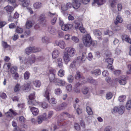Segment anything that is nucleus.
<instances>
[{"mask_svg": "<svg viewBox=\"0 0 131 131\" xmlns=\"http://www.w3.org/2000/svg\"><path fill=\"white\" fill-rule=\"evenodd\" d=\"M86 58V54L85 52H83L81 56L78 57L77 60H74L70 65V68H72L74 67L79 66V63H82L85 61Z\"/></svg>", "mask_w": 131, "mask_h": 131, "instance_id": "nucleus-1", "label": "nucleus"}, {"mask_svg": "<svg viewBox=\"0 0 131 131\" xmlns=\"http://www.w3.org/2000/svg\"><path fill=\"white\" fill-rule=\"evenodd\" d=\"M83 43L85 46H89L91 44L92 40L90 35L87 34L83 38Z\"/></svg>", "mask_w": 131, "mask_h": 131, "instance_id": "nucleus-2", "label": "nucleus"}, {"mask_svg": "<svg viewBox=\"0 0 131 131\" xmlns=\"http://www.w3.org/2000/svg\"><path fill=\"white\" fill-rule=\"evenodd\" d=\"M49 78L50 82L55 83L58 80V79L55 77L56 71L51 69L49 70Z\"/></svg>", "mask_w": 131, "mask_h": 131, "instance_id": "nucleus-3", "label": "nucleus"}, {"mask_svg": "<svg viewBox=\"0 0 131 131\" xmlns=\"http://www.w3.org/2000/svg\"><path fill=\"white\" fill-rule=\"evenodd\" d=\"M64 52L68 54L70 57H73L76 52L75 49L72 47H68L66 48Z\"/></svg>", "mask_w": 131, "mask_h": 131, "instance_id": "nucleus-4", "label": "nucleus"}, {"mask_svg": "<svg viewBox=\"0 0 131 131\" xmlns=\"http://www.w3.org/2000/svg\"><path fill=\"white\" fill-rule=\"evenodd\" d=\"M75 78L77 79H80V81L82 82V83H84L86 82L83 76L81 75L80 73L78 71L76 72V74L75 75Z\"/></svg>", "mask_w": 131, "mask_h": 131, "instance_id": "nucleus-5", "label": "nucleus"}, {"mask_svg": "<svg viewBox=\"0 0 131 131\" xmlns=\"http://www.w3.org/2000/svg\"><path fill=\"white\" fill-rule=\"evenodd\" d=\"M55 43L59 46L62 49H64L66 47V44L64 41L62 40L59 41L56 40L55 41Z\"/></svg>", "mask_w": 131, "mask_h": 131, "instance_id": "nucleus-6", "label": "nucleus"}, {"mask_svg": "<svg viewBox=\"0 0 131 131\" xmlns=\"http://www.w3.org/2000/svg\"><path fill=\"white\" fill-rule=\"evenodd\" d=\"M105 61L108 64L107 66L108 68L111 70L113 71L114 69L112 66V64L113 62V60L112 59L109 57L106 58L105 59Z\"/></svg>", "mask_w": 131, "mask_h": 131, "instance_id": "nucleus-7", "label": "nucleus"}, {"mask_svg": "<svg viewBox=\"0 0 131 131\" xmlns=\"http://www.w3.org/2000/svg\"><path fill=\"white\" fill-rule=\"evenodd\" d=\"M35 56H33L31 59H25L24 60V64H31L34 63L35 61Z\"/></svg>", "mask_w": 131, "mask_h": 131, "instance_id": "nucleus-8", "label": "nucleus"}, {"mask_svg": "<svg viewBox=\"0 0 131 131\" xmlns=\"http://www.w3.org/2000/svg\"><path fill=\"white\" fill-rule=\"evenodd\" d=\"M69 55L64 52L63 55V60L66 64H67L68 62L70 61V58Z\"/></svg>", "mask_w": 131, "mask_h": 131, "instance_id": "nucleus-9", "label": "nucleus"}, {"mask_svg": "<svg viewBox=\"0 0 131 131\" xmlns=\"http://www.w3.org/2000/svg\"><path fill=\"white\" fill-rule=\"evenodd\" d=\"M48 15L50 17H54L53 19L51 20L52 24H54L56 22L57 17V15L55 13H52L50 12H49L48 13Z\"/></svg>", "mask_w": 131, "mask_h": 131, "instance_id": "nucleus-10", "label": "nucleus"}, {"mask_svg": "<svg viewBox=\"0 0 131 131\" xmlns=\"http://www.w3.org/2000/svg\"><path fill=\"white\" fill-rule=\"evenodd\" d=\"M82 83H78L74 88L73 91L76 93H80V86L81 84H83Z\"/></svg>", "mask_w": 131, "mask_h": 131, "instance_id": "nucleus-11", "label": "nucleus"}, {"mask_svg": "<svg viewBox=\"0 0 131 131\" xmlns=\"http://www.w3.org/2000/svg\"><path fill=\"white\" fill-rule=\"evenodd\" d=\"M72 7L75 9H78L80 5V3L78 0H74L72 2Z\"/></svg>", "mask_w": 131, "mask_h": 131, "instance_id": "nucleus-12", "label": "nucleus"}, {"mask_svg": "<svg viewBox=\"0 0 131 131\" xmlns=\"http://www.w3.org/2000/svg\"><path fill=\"white\" fill-rule=\"evenodd\" d=\"M9 111L10 112H7L5 113V115L7 117H10V119H11L12 117V115L11 112L14 116L16 115L17 114L15 111H14L12 109H10Z\"/></svg>", "mask_w": 131, "mask_h": 131, "instance_id": "nucleus-13", "label": "nucleus"}, {"mask_svg": "<svg viewBox=\"0 0 131 131\" xmlns=\"http://www.w3.org/2000/svg\"><path fill=\"white\" fill-rule=\"evenodd\" d=\"M72 26V25L70 24L64 25L61 26V28L63 30L67 31L71 29Z\"/></svg>", "mask_w": 131, "mask_h": 131, "instance_id": "nucleus-14", "label": "nucleus"}, {"mask_svg": "<svg viewBox=\"0 0 131 131\" xmlns=\"http://www.w3.org/2000/svg\"><path fill=\"white\" fill-rule=\"evenodd\" d=\"M119 83L122 85L125 84L126 83V78L125 76H122L120 78L118 81Z\"/></svg>", "mask_w": 131, "mask_h": 131, "instance_id": "nucleus-15", "label": "nucleus"}, {"mask_svg": "<svg viewBox=\"0 0 131 131\" xmlns=\"http://www.w3.org/2000/svg\"><path fill=\"white\" fill-rule=\"evenodd\" d=\"M31 110L33 115L36 116L39 113V111L38 109L34 107H32L30 108Z\"/></svg>", "mask_w": 131, "mask_h": 131, "instance_id": "nucleus-16", "label": "nucleus"}, {"mask_svg": "<svg viewBox=\"0 0 131 131\" xmlns=\"http://www.w3.org/2000/svg\"><path fill=\"white\" fill-rule=\"evenodd\" d=\"M58 80L55 83H56V85H60L61 86H64L66 84V82L64 81L60 80L58 79Z\"/></svg>", "mask_w": 131, "mask_h": 131, "instance_id": "nucleus-17", "label": "nucleus"}, {"mask_svg": "<svg viewBox=\"0 0 131 131\" xmlns=\"http://www.w3.org/2000/svg\"><path fill=\"white\" fill-rule=\"evenodd\" d=\"M5 9L7 12L10 13H12L14 10V8L13 7L9 5H7L5 7Z\"/></svg>", "mask_w": 131, "mask_h": 131, "instance_id": "nucleus-18", "label": "nucleus"}, {"mask_svg": "<svg viewBox=\"0 0 131 131\" xmlns=\"http://www.w3.org/2000/svg\"><path fill=\"white\" fill-rule=\"evenodd\" d=\"M59 54V51L57 50H55L53 51L52 53V58L54 59H56L58 57Z\"/></svg>", "mask_w": 131, "mask_h": 131, "instance_id": "nucleus-19", "label": "nucleus"}, {"mask_svg": "<svg viewBox=\"0 0 131 131\" xmlns=\"http://www.w3.org/2000/svg\"><path fill=\"white\" fill-rule=\"evenodd\" d=\"M39 21L41 23L44 24L46 22V20L45 19V15L43 14L41 15L40 16Z\"/></svg>", "mask_w": 131, "mask_h": 131, "instance_id": "nucleus-20", "label": "nucleus"}, {"mask_svg": "<svg viewBox=\"0 0 131 131\" xmlns=\"http://www.w3.org/2000/svg\"><path fill=\"white\" fill-rule=\"evenodd\" d=\"M123 21V19L119 15H118L116 17L114 23L115 25H117L118 23H122Z\"/></svg>", "mask_w": 131, "mask_h": 131, "instance_id": "nucleus-21", "label": "nucleus"}, {"mask_svg": "<svg viewBox=\"0 0 131 131\" xmlns=\"http://www.w3.org/2000/svg\"><path fill=\"white\" fill-rule=\"evenodd\" d=\"M122 39L131 44V39L127 35H123Z\"/></svg>", "mask_w": 131, "mask_h": 131, "instance_id": "nucleus-22", "label": "nucleus"}, {"mask_svg": "<svg viewBox=\"0 0 131 131\" xmlns=\"http://www.w3.org/2000/svg\"><path fill=\"white\" fill-rule=\"evenodd\" d=\"M74 27L76 29H79V28L83 26L81 23L75 22L73 24Z\"/></svg>", "mask_w": 131, "mask_h": 131, "instance_id": "nucleus-23", "label": "nucleus"}, {"mask_svg": "<svg viewBox=\"0 0 131 131\" xmlns=\"http://www.w3.org/2000/svg\"><path fill=\"white\" fill-rule=\"evenodd\" d=\"M50 91L48 90H47L46 91L44 94V96L45 97L46 99L48 101H49L50 99Z\"/></svg>", "mask_w": 131, "mask_h": 131, "instance_id": "nucleus-24", "label": "nucleus"}, {"mask_svg": "<svg viewBox=\"0 0 131 131\" xmlns=\"http://www.w3.org/2000/svg\"><path fill=\"white\" fill-rule=\"evenodd\" d=\"M34 85L36 87L39 88L41 85V82L39 81L36 80L34 81L33 82Z\"/></svg>", "mask_w": 131, "mask_h": 131, "instance_id": "nucleus-25", "label": "nucleus"}, {"mask_svg": "<svg viewBox=\"0 0 131 131\" xmlns=\"http://www.w3.org/2000/svg\"><path fill=\"white\" fill-rule=\"evenodd\" d=\"M91 73L93 75H98L101 74V72L100 69H97L91 71Z\"/></svg>", "mask_w": 131, "mask_h": 131, "instance_id": "nucleus-26", "label": "nucleus"}, {"mask_svg": "<svg viewBox=\"0 0 131 131\" xmlns=\"http://www.w3.org/2000/svg\"><path fill=\"white\" fill-rule=\"evenodd\" d=\"M87 80L90 83L96 85L97 84V81L92 79L91 78H88L87 79Z\"/></svg>", "mask_w": 131, "mask_h": 131, "instance_id": "nucleus-27", "label": "nucleus"}, {"mask_svg": "<svg viewBox=\"0 0 131 131\" xmlns=\"http://www.w3.org/2000/svg\"><path fill=\"white\" fill-rule=\"evenodd\" d=\"M42 6V3L40 2H37L34 4V7L35 9H38L40 8Z\"/></svg>", "mask_w": 131, "mask_h": 131, "instance_id": "nucleus-28", "label": "nucleus"}, {"mask_svg": "<svg viewBox=\"0 0 131 131\" xmlns=\"http://www.w3.org/2000/svg\"><path fill=\"white\" fill-rule=\"evenodd\" d=\"M125 108L124 106H121L118 108V113L121 114H122L124 112Z\"/></svg>", "mask_w": 131, "mask_h": 131, "instance_id": "nucleus-29", "label": "nucleus"}, {"mask_svg": "<svg viewBox=\"0 0 131 131\" xmlns=\"http://www.w3.org/2000/svg\"><path fill=\"white\" fill-rule=\"evenodd\" d=\"M89 89L87 87H83L82 89V92L84 94H87L89 92Z\"/></svg>", "mask_w": 131, "mask_h": 131, "instance_id": "nucleus-30", "label": "nucleus"}, {"mask_svg": "<svg viewBox=\"0 0 131 131\" xmlns=\"http://www.w3.org/2000/svg\"><path fill=\"white\" fill-rule=\"evenodd\" d=\"M30 3V0H25L22 3V5L24 7L28 6Z\"/></svg>", "mask_w": 131, "mask_h": 131, "instance_id": "nucleus-31", "label": "nucleus"}, {"mask_svg": "<svg viewBox=\"0 0 131 131\" xmlns=\"http://www.w3.org/2000/svg\"><path fill=\"white\" fill-rule=\"evenodd\" d=\"M27 29L30 28L32 25V23L30 21H27L25 25Z\"/></svg>", "mask_w": 131, "mask_h": 131, "instance_id": "nucleus-32", "label": "nucleus"}, {"mask_svg": "<svg viewBox=\"0 0 131 131\" xmlns=\"http://www.w3.org/2000/svg\"><path fill=\"white\" fill-rule=\"evenodd\" d=\"M106 0H94V2L98 5H102L104 4Z\"/></svg>", "mask_w": 131, "mask_h": 131, "instance_id": "nucleus-33", "label": "nucleus"}, {"mask_svg": "<svg viewBox=\"0 0 131 131\" xmlns=\"http://www.w3.org/2000/svg\"><path fill=\"white\" fill-rule=\"evenodd\" d=\"M57 62L58 66L60 68H61L63 67V63L61 58H59L57 59Z\"/></svg>", "mask_w": 131, "mask_h": 131, "instance_id": "nucleus-34", "label": "nucleus"}, {"mask_svg": "<svg viewBox=\"0 0 131 131\" xmlns=\"http://www.w3.org/2000/svg\"><path fill=\"white\" fill-rule=\"evenodd\" d=\"M94 34L96 36H100L102 35L101 32L98 30L95 29L93 31Z\"/></svg>", "mask_w": 131, "mask_h": 131, "instance_id": "nucleus-35", "label": "nucleus"}, {"mask_svg": "<svg viewBox=\"0 0 131 131\" xmlns=\"http://www.w3.org/2000/svg\"><path fill=\"white\" fill-rule=\"evenodd\" d=\"M126 108L128 110H130L131 108V100H129L127 101L126 104Z\"/></svg>", "mask_w": 131, "mask_h": 131, "instance_id": "nucleus-36", "label": "nucleus"}, {"mask_svg": "<svg viewBox=\"0 0 131 131\" xmlns=\"http://www.w3.org/2000/svg\"><path fill=\"white\" fill-rule=\"evenodd\" d=\"M86 111L87 113L89 115H92L93 114V112L90 107L87 106L86 108Z\"/></svg>", "mask_w": 131, "mask_h": 131, "instance_id": "nucleus-37", "label": "nucleus"}, {"mask_svg": "<svg viewBox=\"0 0 131 131\" xmlns=\"http://www.w3.org/2000/svg\"><path fill=\"white\" fill-rule=\"evenodd\" d=\"M64 71L62 69L59 70L58 72V75L61 77H63L64 75Z\"/></svg>", "mask_w": 131, "mask_h": 131, "instance_id": "nucleus-38", "label": "nucleus"}, {"mask_svg": "<svg viewBox=\"0 0 131 131\" xmlns=\"http://www.w3.org/2000/svg\"><path fill=\"white\" fill-rule=\"evenodd\" d=\"M25 52L28 54H29L33 52L32 48L31 47L27 48L25 49Z\"/></svg>", "mask_w": 131, "mask_h": 131, "instance_id": "nucleus-39", "label": "nucleus"}, {"mask_svg": "<svg viewBox=\"0 0 131 131\" xmlns=\"http://www.w3.org/2000/svg\"><path fill=\"white\" fill-rule=\"evenodd\" d=\"M21 87L19 84H17L15 86L14 90L15 92H17L19 91Z\"/></svg>", "mask_w": 131, "mask_h": 131, "instance_id": "nucleus-40", "label": "nucleus"}, {"mask_svg": "<svg viewBox=\"0 0 131 131\" xmlns=\"http://www.w3.org/2000/svg\"><path fill=\"white\" fill-rule=\"evenodd\" d=\"M126 96L125 95H121L119 96L118 98V100L120 102H123L125 100Z\"/></svg>", "mask_w": 131, "mask_h": 131, "instance_id": "nucleus-41", "label": "nucleus"}, {"mask_svg": "<svg viewBox=\"0 0 131 131\" xmlns=\"http://www.w3.org/2000/svg\"><path fill=\"white\" fill-rule=\"evenodd\" d=\"M62 92V90L60 88H57L55 90V93L57 95H60Z\"/></svg>", "mask_w": 131, "mask_h": 131, "instance_id": "nucleus-42", "label": "nucleus"}, {"mask_svg": "<svg viewBox=\"0 0 131 131\" xmlns=\"http://www.w3.org/2000/svg\"><path fill=\"white\" fill-rule=\"evenodd\" d=\"M66 89L68 92H70L72 91V85L70 84H69L66 87Z\"/></svg>", "mask_w": 131, "mask_h": 131, "instance_id": "nucleus-43", "label": "nucleus"}, {"mask_svg": "<svg viewBox=\"0 0 131 131\" xmlns=\"http://www.w3.org/2000/svg\"><path fill=\"white\" fill-rule=\"evenodd\" d=\"M30 84L29 83H27L25 85L24 88V89L25 90L28 91L30 89Z\"/></svg>", "mask_w": 131, "mask_h": 131, "instance_id": "nucleus-44", "label": "nucleus"}, {"mask_svg": "<svg viewBox=\"0 0 131 131\" xmlns=\"http://www.w3.org/2000/svg\"><path fill=\"white\" fill-rule=\"evenodd\" d=\"M39 105H41L44 108H47L48 106L47 103L45 102H44L42 103H39Z\"/></svg>", "mask_w": 131, "mask_h": 131, "instance_id": "nucleus-45", "label": "nucleus"}, {"mask_svg": "<svg viewBox=\"0 0 131 131\" xmlns=\"http://www.w3.org/2000/svg\"><path fill=\"white\" fill-rule=\"evenodd\" d=\"M30 75V73L28 72H26L24 74V79L26 80L28 79L29 78Z\"/></svg>", "mask_w": 131, "mask_h": 131, "instance_id": "nucleus-46", "label": "nucleus"}, {"mask_svg": "<svg viewBox=\"0 0 131 131\" xmlns=\"http://www.w3.org/2000/svg\"><path fill=\"white\" fill-rule=\"evenodd\" d=\"M48 30L50 33L52 34H54L55 32L54 28L51 26H49L48 27Z\"/></svg>", "mask_w": 131, "mask_h": 131, "instance_id": "nucleus-47", "label": "nucleus"}, {"mask_svg": "<svg viewBox=\"0 0 131 131\" xmlns=\"http://www.w3.org/2000/svg\"><path fill=\"white\" fill-rule=\"evenodd\" d=\"M112 96L113 95L112 93L110 92H109L106 94V99L108 100H109L111 98Z\"/></svg>", "mask_w": 131, "mask_h": 131, "instance_id": "nucleus-48", "label": "nucleus"}, {"mask_svg": "<svg viewBox=\"0 0 131 131\" xmlns=\"http://www.w3.org/2000/svg\"><path fill=\"white\" fill-rule=\"evenodd\" d=\"M15 31L18 33H21L23 31V29L21 28L17 27Z\"/></svg>", "mask_w": 131, "mask_h": 131, "instance_id": "nucleus-49", "label": "nucleus"}, {"mask_svg": "<svg viewBox=\"0 0 131 131\" xmlns=\"http://www.w3.org/2000/svg\"><path fill=\"white\" fill-rule=\"evenodd\" d=\"M32 50L33 52H36L40 51L41 49L40 48L37 47H32Z\"/></svg>", "mask_w": 131, "mask_h": 131, "instance_id": "nucleus-50", "label": "nucleus"}, {"mask_svg": "<svg viewBox=\"0 0 131 131\" xmlns=\"http://www.w3.org/2000/svg\"><path fill=\"white\" fill-rule=\"evenodd\" d=\"M43 120V119L40 116H38L37 118V124L38 123V124H41L42 123Z\"/></svg>", "mask_w": 131, "mask_h": 131, "instance_id": "nucleus-51", "label": "nucleus"}, {"mask_svg": "<svg viewBox=\"0 0 131 131\" xmlns=\"http://www.w3.org/2000/svg\"><path fill=\"white\" fill-rule=\"evenodd\" d=\"M68 80L69 82H72L73 81V77L72 75H69L68 77Z\"/></svg>", "mask_w": 131, "mask_h": 131, "instance_id": "nucleus-52", "label": "nucleus"}, {"mask_svg": "<svg viewBox=\"0 0 131 131\" xmlns=\"http://www.w3.org/2000/svg\"><path fill=\"white\" fill-rule=\"evenodd\" d=\"M17 68L16 67H13L11 68V69L10 72L12 74H14L16 72Z\"/></svg>", "mask_w": 131, "mask_h": 131, "instance_id": "nucleus-53", "label": "nucleus"}, {"mask_svg": "<svg viewBox=\"0 0 131 131\" xmlns=\"http://www.w3.org/2000/svg\"><path fill=\"white\" fill-rule=\"evenodd\" d=\"M72 39L74 42L76 43L78 42L79 40V39L77 37L74 36L72 37Z\"/></svg>", "mask_w": 131, "mask_h": 131, "instance_id": "nucleus-54", "label": "nucleus"}, {"mask_svg": "<svg viewBox=\"0 0 131 131\" xmlns=\"http://www.w3.org/2000/svg\"><path fill=\"white\" fill-rule=\"evenodd\" d=\"M67 105L66 103H62V104L60 105V106L61 107V108H58L57 109V110H61L63 109Z\"/></svg>", "mask_w": 131, "mask_h": 131, "instance_id": "nucleus-55", "label": "nucleus"}, {"mask_svg": "<svg viewBox=\"0 0 131 131\" xmlns=\"http://www.w3.org/2000/svg\"><path fill=\"white\" fill-rule=\"evenodd\" d=\"M19 120L22 123H24L26 121L25 119L22 116H21L19 117Z\"/></svg>", "mask_w": 131, "mask_h": 131, "instance_id": "nucleus-56", "label": "nucleus"}, {"mask_svg": "<svg viewBox=\"0 0 131 131\" xmlns=\"http://www.w3.org/2000/svg\"><path fill=\"white\" fill-rule=\"evenodd\" d=\"M35 98V93H34L31 94L29 96V99L31 100L34 99Z\"/></svg>", "mask_w": 131, "mask_h": 131, "instance_id": "nucleus-57", "label": "nucleus"}, {"mask_svg": "<svg viewBox=\"0 0 131 131\" xmlns=\"http://www.w3.org/2000/svg\"><path fill=\"white\" fill-rule=\"evenodd\" d=\"M117 2V0H113L111 4V6L114 7Z\"/></svg>", "mask_w": 131, "mask_h": 131, "instance_id": "nucleus-58", "label": "nucleus"}, {"mask_svg": "<svg viewBox=\"0 0 131 131\" xmlns=\"http://www.w3.org/2000/svg\"><path fill=\"white\" fill-rule=\"evenodd\" d=\"M128 70L127 71V74H131V64H129L128 66Z\"/></svg>", "mask_w": 131, "mask_h": 131, "instance_id": "nucleus-59", "label": "nucleus"}, {"mask_svg": "<svg viewBox=\"0 0 131 131\" xmlns=\"http://www.w3.org/2000/svg\"><path fill=\"white\" fill-rule=\"evenodd\" d=\"M29 104H32L34 105H38V104H39V103H38V102H36L35 100H33L32 101L31 103H29Z\"/></svg>", "mask_w": 131, "mask_h": 131, "instance_id": "nucleus-60", "label": "nucleus"}, {"mask_svg": "<svg viewBox=\"0 0 131 131\" xmlns=\"http://www.w3.org/2000/svg\"><path fill=\"white\" fill-rule=\"evenodd\" d=\"M43 120H46L47 118V117H46V113H43L42 115L40 116Z\"/></svg>", "mask_w": 131, "mask_h": 131, "instance_id": "nucleus-61", "label": "nucleus"}, {"mask_svg": "<svg viewBox=\"0 0 131 131\" xmlns=\"http://www.w3.org/2000/svg\"><path fill=\"white\" fill-rule=\"evenodd\" d=\"M64 38L66 40H69L70 39V35L69 34H67L65 36Z\"/></svg>", "mask_w": 131, "mask_h": 131, "instance_id": "nucleus-62", "label": "nucleus"}, {"mask_svg": "<svg viewBox=\"0 0 131 131\" xmlns=\"http://www.w3.org/2000/svg\"><path fill=\"white\" fill-rule=\"evenodd\" d=\"M119 42V40L118 39L115 38L113 41V43L114 45H118Z\"/></svg>", "mask_w": 131, "mask_h": 131, "instance_id": "nucleus-63", "label": "nucleus"}, {"mask_svg": "<svg viewBox=\"0 0 131 131\" xmlns=\"http://www.w3.org/2000/svg\"><path fill=\"white\" fill-rule=\"evenodd\" d=\"M112 128L111 127L108 126L105 128L104 131H112Z\"/></svg>", "mask_w": 131, "mask_h": 131, "instance_id": "nucleus-64", "label": "nucleus"}]
</instances>
